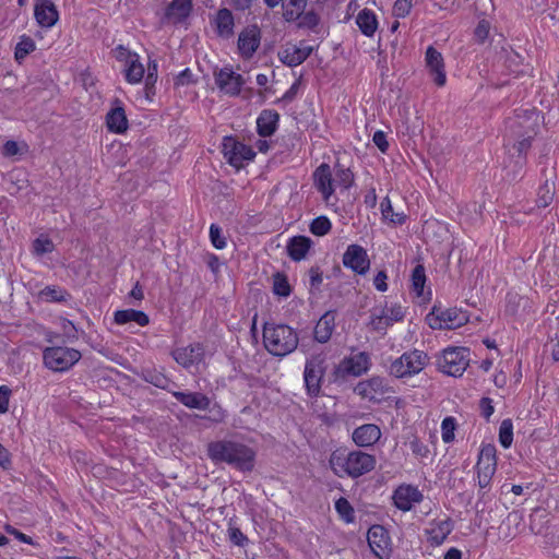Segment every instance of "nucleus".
Masks as SVG:
<instances>
[{
    "mask_svg": "<svg viewBox=\"0 0 559 559\" xmlns=\"http://www.w3.org/2000/svg\"><path fill=\"white\" fill-rule=\"evenodd\" d=\"M207 456L215 464L225 463L239 472L250 473L254 468L257 453L245 443L218 440L207 444Z\"/></svg>",
    "mask_w": 559,
    "mask_h": 559,
    "instance_id": "f257e3e1",
    "label": "nucleus"
},
{
    "mask_svg": "<svg viewBox=\"0 0 559 559\" xmlns=\"http://www.w3.org/2000/svg\"><path fill=\"white\" fill-rule=\"evenodd\" d=\"M299 343L298 333L287 324L264 323L263 344L275 357H285L293 353Z\"/></svg>",
    "mask_w": 559,
    "mask_h": 559,
    "instance_id": "f03ea898",
    "label": "nucleus"
},
{
    "mask_svg": "<svg viewBox=\"0 0 559 559\" xmlns=\"http://www.w3.org/2000/svg\"><path fill=\"white\" fill-rule=\"evenodd\" d=\"M376 463L374 455L360 450L352 451L346 455L335 451L330 457V464L336 475L342 476V474H346L352 478H358L371 472Z\"/></svg>",
    "mask_w": 559,
    "mask_h": 559,
    "instance_id": "7ed1b4c3",
    "label": "nucleus"
},
{
    "mask_svg": "<svg viewBox=\"0 0 559 559\" xmlns=\"http://www.w3.org/2000/svg\"><path fill=\"white\" fill-rule=\"evenodd\" d=\"M468 320L466 311L456 307L442 309L438 305H433L426 316V322L433 330H454L466 324Z\"/></svg>",
    "mask_w": 559,
    "mask_h": 559,
    "instance_id": "20e7f679",
    "label": "nucleus"
},
{
    "mask_svg": "<svg viewBox=\"0 0 559 559\" xmlns=\"http://www.w3.org/2000/svg\"><path fill=\"white\" fill-rule=\"evenodd\" d=\"M328 369L326 356L314 354L306 359L304 369V381L307 395L311 399L321 394L323 379Z\"/></svg>",
    "mask_w": 559,
    "mask_h": 559,
    "instance_id": "39448f33",
    "label": "nucleus"
},
{
    "mask_svg": "<svg viewBox=\"0 0 559 559\" xmlns=\"http://www.w3.org/2000/svg\"><path fill=\"white\" fill-rule=\"evenodd\" d=\"M370 355L367 352H359L356 355L342 359L334 367L330 376V381L344 383L348 376L360 377L370 369Z\"/></svg>",
    "mask_w": 559,
    "mask_h": 559,
    "instance_id": "423d86ee",
    "label": "nucleus"
},
{
    "mask_svg": "<svg viewBox=\"0 0 559 559\" xmlns=\"http://www.w3.org/2000/svg\"><path fill=\"white\" fill-rule=\"evenodd\" d=\"M81 357L80 350L66 346L47 347L43 352L44 365L56 372L68 371Z\"/></svg>",
    "mask_w": 559,
    "mask_h": 559,
    "instance_id": "0eeeda50",
    "label": "nucleus"
},
{
    "mask_svg": "<svg viewBox=\"0 0 559 559\" xmlns=\"http://www.w3.org/2000/svg\"><path fill=\"white\" fill-rule=\"evenodd\" d=\"M469 364L467 347H448L438 358V369L451 377H461Z\"/></svg>",
    "mask_w": 559,
    "mask_h": 559,
    "instance_id": "6e6552de",
    "label": "nucleus"
},
{
    "mask_svg": "<svg viewBox=\"0 0 559 559\" xmlns=\"http://www.w3.org/2000/svg\"><path fill=\"white\" fill-rule=\"evenodd\" d=\"M222 152L227 163L237 169L243 167L245 162H250L255 157V152L251 146L237 141L233 136L223 139Z\"/></svg>",
    "mask_w": 559,
    "mask_h": 559,
    "instance_id": "1a4fd4ad",
    "label": "nucleus"
},
{
    "mask_svg": "<svg viewBox=\"0 0 559 559\" xmlns=\"http://www.w3.org/2000/svg\"><path fill=\"white\" fill-rule=\"evenodd\" d=\"M354 392L362 399H368L370 402L380 403L384 394L393 392L392 388L388 385L384 378L373 376L367 380L359 381L354 388Z\"/></svg>",
    "mask_w": 559,
    "mask_h": 559,
    "instance_id": "9d476101",
    "label": "nucleus"
},
{
    "mask_svg": "<svg viewBox=\"0 0 559 559\" xmlns=\"http://www.w3.org/2000/svg\"><path fill=\"white\" fill-rule=\"evenodd\" d=\"M214 80L217 87L229 96H238L246 83L243 76L234 72L229 67L215 71Z\"/></svg>",
    "mask_w": 559,
    "mask_h": 559,
    "instance_id": "9b49d317",
    "label": "nucleus"
},
{
    "mask_svg": "<svg viewBox=\"0 0 559 559\" xmlns=\"http://www.w3.org/2000/svg\"><path fill=\"white\" fill-rule=\"evenodd\" d=\"M343 264L354 273L365 275L370 267L367 250L360 245H349L343 254Z\"/></svg>",
    "mask_w": 559,
    "mask_h": 559,
    "instance_id": "f8f14e48",
    "label": "nucleus"
},
{
    "mask_svg": "<svg viewBox=\"0 0 559 559\" xmlns=\"http://www.w3.org/2000/svg\"><path fill=\"white\" fill-rule=\"evenodd\" d=\"M261 44V28L257 24L246 26L238 36L237 47L239 55L249 60L257 52Z\"/></svg>",
    "mask_w": 559,
    "mask_h": 559,
    "instance_id": "ddd939ff",
    "label": "nucleus"
},
{
    "mask_svg": "<svg viewBox=\"0 0 559 559\" xmlns=\"http://www.w3.org/2000/svg\"><path fill=\"white\" fill-rule=\"evenodd\" d=\"M368 544L374 554L380 559H384L389 557L391 551V538L388 530L380 524L371 525L368 530L367 534Z\"/></svg>",
    "mask_w": 559,
    "mask_h": 559,
    "instance_id": "4468645a",
    "label": "nucleus"
},
{
    "mask_svg": "<svg viewBox=\"0 0 559 559\" xmlns=\"http://www.w3.org/2000/svg\"><path fill=\"white\" fill-rule=\"evenodd\" d=\"M193 10L192 0H173L165 8L162 23L179 25L186 22Z\"/></svg>",
    "mask_w": 559,
    "mask_h": 559,
    "instance_id": "2eb2a0df",
    "label": "nucleus"
},
{
    "mask_svg": "<svg viewBox=\"0 0 559 559\" xmlns=\"http://www.w3.org/2000/svg\"><path fill=\"white\" fill-rule=\"evenodd\" d=\"M394 506L407 512L412 509L413 503H419L424 499V495L417 487L412 485H401L393 492Z\"/></svg>",
    "mask_w": 559,
    "mask_h": 559,
    "instance_id": "dca6fc26",
    "label": "nucleus"
},
{
    "mask_svg": "<svg viewBox=\"0 0 559 559\" xmlns=\"http://www.w3.org/2000/svg\"><path fill=\"white\" fill-rule=\"evenodd\" d=\"M34 17L41 28H51L59 21V11L51 0H36Z\"/></svg>",
    "mask_w": 559,
    "mask_h": 559,
    "instance_id": "f3484780",
    "label": "nucleus"
},
{
    "mask_svg": "<svg viewBox=\"0 0 559 559\" xmlns=\"http://www.w3.org/2000/svg\"><path fill=\"white\" fill-rule=\"evenodd\" d=\"M205 349L203 344L193 343L186 347H179L173 350L171 356L177 364L185 368L200 364L204 359Z\"/></svg>",
    "mask_w": 559,
    "mask_h": 559,
    "instance_id": "a211bd4d",
    "label": "nucleus"
},
{
    "mask_svg": "<svg viewBox=\"0 0 559 559\" xmlns=\"http://www.w3.org/2000/svg\"><path fill=\"white\" fill-rule=\"evenodd\" d=\"M425 60L426 67L435 84L437 86H443L447 82V74L441 52H439L435 47L429 46L426 50Z\"/></svg>",
    "mask_w": 559,
    "mask_h": 559,
    "instance_id": "6ab92c4d",
    "label": "nucleus"
},
{
    "mask_svg": "<svg viewBox=\"0 0 559 559\" xmlns=\"http://www.w3.org/2000/svg\"><path fill=\"white\" fill-rule=\"evenodd\" d=\"M352 438L360 448L372 447L381 438V429L374 424H365L354 429Z\"/></svg>",
    "mask_w": 559,
    "mask_h": 559,
    "instance_id": "aec40b11",
    "label": "nucleus"
},
{
    "mask_svg": "<svg viewBox=\"0 0 559 559\" xmlns=\"http://www.w3.org/2000/svg\"><path fill=\"white\" fill-rule=\"evenodd\" d=\"M313 181L317 190L328 201L334 192L332 171L330 165L322 163L313 173Z\"/></svg>",
    "mask_w": 559,
    "mask_h": 559,
    "instance_id": "412c9836",
    "label": "nucleus"
},
{
    "mask_svg": "<svg viewBox=\"0 0 559 559\" xmlns=\"http://www.w3.org/2000/svg\"><path fill=\"white\" fill-rule=\"evenodd\" d=\"M215 33L223 39H229L234 36L235 19L233 12L227 8H222L216 12L213 21Z\"/></svg>",
    "mask_w": 559,
    "mask_h": 559,
    "instance_id": "4be33fe9",
    "label": "nucleus"
},
{
    "mask_svg": "<svg viewBox=\"0 0 559 559\" xmlns=\"http://www.w3.org/2000/svg\"><path fill=\"white\" fill-rule=\"evenodd\" d=\"M430 524L435 527L426 530L425 533L431 546H440L443 544L454 528V523L451 518H447L442 521L433 520Z\"/></svg>",
    "mask_w": 559,
    "mask_h": 559,
    "instance_id": "5701e85b",
    "label": "nucleus"
},
{
    "mask_svg": "<svg viewBox=\"0 0 559 559\" xmlns=\"http://www.w3.org/2000/svg\"><path fill=\"white\" fill-rule=\"evenodd\" d=\"M280 114L273 109H264L257 119V132L261 138L273 135L278 127Z\"/></svg>",
    "mask_w": 559,
    "mask_h": 559,
    "instance_id": "b1692460",
    "label": "nucleus"
},
{
    "mask_svg": "<svg viewBox=\"0 0 559 559\" xmlns=\"http://www.w3.org/2000/svg\"><path fill=\"white\" fill-rule=\"evenodd\" d=\"M335 317L336 312L333 310L321 316L313 331V337L318 343L324 344L330 341L335 328Z\"/></svg>",
    "mask_w": 559,
    "mask_h": 559,
    "instance_id": "393cba45",
    "label": "nucleus"
},
{
    "mask_svg": "<svg viewBox=\"0 0 559 559\" xmlns=\"http://www.w3.org/2000/svg\"><path fill=\"white\" fill-rule=\"evenodd\" d=\"M116 107H112L106 115V126L110 132L121 134L128 129V119L126 111L119 99L115 100Z\"/></svg>",
    "mask_w": 559,
    "mask_h": 559,
    "instance_id": "a878e982",
    "label": "nucleus"
},
{
    "mask_svg": "<svg viewBox=\"0 0 559 559\" xmlns=\"http://www.w3.org/2000/svg\"><path fill=\"white\" fill-rule=\"evenodd\" d=\"M173 395L179 403L191 409L205 411L211 404L210 399L201 392L175 391Z\"/></svg>",
    "mask_w": 559,
    "mask_h": 559,
    "instance_id": "bb28decb",
    "label": "nucleus"
},
{
    "mask_svg": "<svg viewBox=\"0 0 559 559\" xmlns=\"http://www.w3.org/2000/svg\"><path fill=\"white\" fill-rule=\"evenodd\" d=\"M313 48L310 46L307 47H297L292 46L287 47L284 50L278 52L280 60L288 66V67H297L306 61L309 56L312 53Z\"/></svg>",
    "mask_w": 559,
    "mask_h": 559,
    "instance_id": "cd10ccee",
    "label": "nucleus"
},
{
    "mask_svg": "<svg viewBox=\"0 0 559 559\" xmlns=\"http://www.w3.org/2000/svg\"><path fill=\"white\" fill-rule=\"evenodd\" d=\"M313 241L307 236H294L288 240L287 253L288 257L296 262L304 260L307 257Z\"/></svg>",
    "mask_w": 559,
    "mask_h": 559,
    "instance_id": "c85d7f7f",
    "label": "nucleus"
},
{
    "mask_svg": "<svg viewBox=\"0 0 559 559\" xmlns=\"http://www.w3.org/2000/svg\"><path fill=\"white\" fill-rule=\"evenodd\" d=\"M403 360H405L406 371L408 377L419 373L427 365L429 357L428 355L418 349L405 352L403 354Z\"/></svg>",
    "mask_w": 559,
    "mask_h": 559,
    "instance_id": "c756f323",
    "label": "nucleus"
},
{
    "mask_svg": "<svg viewBox=\"0 0 559 559\" xmlns=\"http://www.w3.org/2000/svg\"><path fill=\"white\" fill-rule=\"evenodd\" d=\"M114 320L119 325L135 322L140 326H145L150 323L148 316L144 311L135 309L117 310L114 314Z\"/></svg>",
    "mask_w": 559,
    "mask_h": 559,
    "instance_id": "7c9ffc66",
    "label": "nucleus"
},
{
    "mask_svg": "<svg viewBox=\"0 0 559 559\" xmlns=\"http://www.w3.org/2000/svg\"><path fill=\"white\" fill-rule=\"evenodd\" d=\"M516 120L514 121L512 128H525L538 130V120H539V111L536 108L530 109H516L515 110Z\"/></svg>",
    "mask_w": 559,
    "mask_h": 559,
    "instance_id": "2f4dec72",
    "label": "nucleus"
},
{
    "mask_svg": "<svg viewBox=\"0 0 559 559\" xmlns=\"http://www.w3.org/2000/svg\"><path fill=\"white\" fill-rule=\"evenodd\" d=\"M356 24L360 32L367 37L373 36L378 28V20L376 14L367 8L362 9L357 14Z\"/></svg>",
    "mask_w": 559,
    "mask_h": 559,
    "instance_id": "473e14b6",
    "label": "nucleus"
},
{
    "mask_svg": "<svg viewBox=\"0 0 559 559\" xmlns=\"http://www.w3.org/2000/svg\"><path fill=\"white\" fill-rule=\"evenodd\" d=\"M140 377L147 383L153 384L154 386L169 391V386L174 384V382L166 377L163 372L156 370L155 368H143Z\"/></svg>",
    "mask_w": 559,
    "mask_h": 559,
    "instance_id": "72a5a7b5",
    "label": "nucleus"
},
{
    "mask_svg": "<svg viewBox=\"0 0 559 559\" xmlns=\"http://www.w3.org/2000/svg\"><path fill=\"white\" fill-rule=\"evenodd\" d=\"M38 298L46 302H67L71 299V295L60 286L50 285L38 293Z\"/></svg>",
    "mask_w": 559,
    "mask_h": 559,
    "instance_id": "f704fd0d",
    "label": "nucleus"
},
{
    "mask_svg": "<svg viewBox=\"0 0 559 559\" xmlns=\"http://www.w3.org/2000/svg\"><path fill=\"white\" fill-rule=\"evenodd\" d=\"M283 17L286 22H296L307 7V0H281Z\"/></svg>",
    "mask_w": 559,
    "mask_h": 559,
    "instance_id": "c9c22d12",
    "label": "nucleus"
},
{
    "mask_svg": "<svg viewBox=\"0 0 559 559\" xmlns=\"http://www.w3.org/2000/svg\"><path fill=\"white\" fill-rule=\"evenodd\" d=\"M36 49L34 39L27 35H22L19 43L15 46L14 58L17 63H22L23 60Z\"/></svg>",
    "mask_w": 559,
    "mask_h": 559,
    "instance_id": "e433bc0d",
    "label": "nucleus"
},
{
    "mask_svg": "<svg viewBox=\"0 0 559 559\" xmlns=\"http://www.w3.org/2000/svg\"><path fill=\"white\" fill-rule=\"evenodd\" d=\"M427 281L426 271L423 264H417L411 275L412 288L416 296L424 295V288Z\"/></svg>",
    "mask_w": 559,
    "mask_h": 559,
    "instance_id": "4c0bfd02",
    "label": "nucleus"
},
{
    "mask_svg": "<svg viewBox=\"0 0 559 559\" xmlns=\"http://www.w3.org/2000/svg\"><path fill=\"white\" fill-rule=\"evenodd\" d=\"M372 330L384 334L386 329L392 324L390 319L386 317V312L384 309L377 311V309L371 310L370 322Z\"/></svg>",
    "mask_w": 559,
    "mask_h": 559,
    "instance_id": "58836bf2",
    "label": "nucleus"
},
{
    "mask_svg": "<svg viewBox=\"0 0 559 559\" xmlns=\"http://www.w3.org/2000/svg\"><path fill=\"white\" fill-rule=\"evenodd\" d=\"M273 293L280 297H288L290 295L292 287L285 273L276 272L273 275Z\"/></svg>",
    "mask_w": 559,
    "mask_h": 559,
    "instance_id": "ea45409f",
    "label": "nucleus"
},
{
    "mask_svg": "<svg viewBox=\"0 0 559 559\" xmlns=\"http://www.w3.org/2000/svg\"><path fill=\"white\" fill-rule=\"evenodd\" d=\"M126 72V80L131 83L135 84L141 82V80L144 76V68L139 61V56L133 58L129 63L128 67L124 70Z\"/></svg>",
    "mask_w": 559,
    "mask_h": 559,
    "instance_id": "a19ab883",
    "label": "nucleus"
},
{
    "mask_svg": "<svg viewBox=\"0 0 559 559\" xmlns=\"http://www.w3.org/2000/svg\"><path fill=\"white\" fill-rule=\"evenodd\" d=\"M332 229V223L329 217L321 215L313 218L309 225V230L312 235L322 237L328 235Z\"/></svg>",
    "mask_w": 559,
    "mask_h": 559,
    "instance_id": "79ce46f5",
    "label": "nucleus"
},
{
    "mask_svg": "<svg viewBox=\"0 0 559 559\" xmlns=\"http://www.w3.org/2000/svg\"><path fill=\"white\" fill-rule=\"evenodd\" d=\"M555 197V183L549 185L548 180L539 187L536 204L538 207H547Z\"/></svg>",
    "mask_w": 559,
    "mask_h": 559,
    "instance_id": "37998d69",
    "label": "nucleus"
},
{
    "mask_svg": "<svg viewBox=\"0 0 559 559\" xmlns=\"http://www.w3.org/2000/svg\"><path fill=\"white\" fill-rule=\"evenodd\" d=\"M335 510L346 523L355 521V510L346 498L341 497L335 501Z\"/></svg>",
    "mask_w": 559,
    "mask_h": 559,
    "instance_id": "c03bdc74",
    "label": "nucleus"
},
{
    "mask_svg": "<svg viewBox=\"0 0 559 559\" xmlns=\"http://www.w3.org/2000/svg\"><path fill=\"white\" fill-rule=\"evenodd\" d=\"M513 441V424L511 419H504L499 428V443L502 448L509 449Z\"/></svg>",
    "mask_w": 559,
    "mask_h": 559,
    "instance_id": "a18cd8bd",
    "label": "nucleus"
},
{
    "mask_svg": "<svg viewBox=\"0 0 559 559\" xmlns=\"http://www.w3.org/2000/svg\"><path fill=\"white\" fill-rule=\"evenodd\" d=\"M298 28L313 31L320 24V16L314 10L302 11L300 17L296 21Z\"/></svg>",
    "mask_w": 559,
    "mask_h": 559,
    "instance_id": "49530a36",
    "label": "nucleus"
},
{
    "mask_svg": "<svg viewBox=\"0 0 559 559\" xmlns=\"http://www.w3.org/2000/svg\"><path fill=\"white\" fill-rule=\"evenodd\" d=\"M381 213L384 219H389L395 225H403L406 222L404 213L392 214V204L389 198H384L381 202Z\"/></svg>",
    "mask_w": 559,
    "mask_h": 559,
    "instance_id": "de8ad7c7",
    "label": "nucleus"
},
{
    "mask_svg": "<svg viewBox=\"0 0 559 559\" xmlns=\"http://www.w3.org/2000/svg\"><path fill=\"white\" fill-rule=\"evenodd\" d=\"M537 131L538 130H535V128H533V129H525V131L523 133L520 132V131H514V133L519 138H521V140L518 141V143L515 145V148L519 152V154L526 153V151L531 147L532 140L537 134Z\"/></svg>",
    "mask_w": 559,
    "mask_h": 559,
    "instance_id": "09e8293b",
    "label": "nucleus"
},
{
    "mask_svg": "<svg viewBox=\"0 0 559 559\" xmlns=\"http://www.w3.org/2000/svg\"><path fill=\"white\" fill-rule=\"evenodd\" d=\"M476 465L497 466L496 448L492 444H484L480 449Z\"/></svg>",
    "mask_w": 559,
    "mask_h": 559,
    "instance_id": "8fccbe9b",
    "label": "nucleus"
},
{
    "mask_svg": "<svg viewBox=\"0 0 559 559\" xmlns=\"http://www.w3.org/2000/svg\"><path fill=\"white\" fill-rule=\"evenodd\" d=\"M478 486L480 489L489 487L491 478L496 472V467L491 465H476Z\"/></svg>",
    "mask_w": 559,
    "mask_h": 559,
    "instance_id": "3c124183",
    "label": "nucleus"
},
{
    "mask_svg": "<svg viewBox=\"0 0 559 559\" xmlns=\"http://www.w3.org/2000/svg\"><path fill=\"white\" fill-rule=\"evenodd\" d=\"M456 419L452 416L445 417L441 423V436L444 443H450L454 440V431L456 430Z\"/></svg>",
    "mask_w": 559,
    "mask_h": 559,
    "instance_id": "603ef678",
    "label": "nucleus"
},
{
    "mask_svg": "<svg viewBox=\"0 0 559 559\" xmlns=\"http://www.w3.org/2000/svg\"><path fill=\"white\" fill-rule=\"evenodd\" d=\"M336 173L334 181L342 186L344 189H348L354 183V174L349 168L341 167L336 164Z\"/></svg>",
    "mask_w": 559,
    "mask_h": 559,
    "instance_id": "864d4df0",
    "label": "nucleus"
},
{
    "mask_svg": "<svg viewBox=\"0 0 559 559\" xmlns=\"http://www.w3.org/2000/svg\"><path fill=\"white\" fill-rule=\"evenodd\" d=\"M33 250L36 255H44L55 250V245L48 237H38L33 241Z\"/></svg>",
    "mask_w": 559,
    "mask_h": 559,
    "instance_id": "5fc2aeb1",
    "label": "nucleus"
},
{
    "mask_svg": "<svg viewBox=\"0 0 559 559\" xmlns=\"http://www.w3.org/2000/svg\"><path fill=\"white\" fill-rule=\"evenodd\" d=\"M210 239L212 245L218 250L226 247V238L223 235L222 228L216 224L210 226Z\"/></svg>",
    "mask_w": 559,
    "mask_h": 559,
    "instance_id": "6e6d98bb",
    "label": "nucleus"
},
{
    "mask_svg": "<svg viewBox=\"0 0 559 559\" xmlns=\"http://www.w3.org/2000/svg\"><path fill=\"white\" fill-rule=\"evenodd\" d=\"M407 367L405 366V360H403V355L391 362L389 368V373L397 379L408 377L406 371Z\"/></svg>",
    "mask_w": 559,
    "mask_h": 559,
    "instance_id": "4d7b16f0",
    "label": "nucleus"
},
{
    "mask_svg": "<svg viewBox=\"0 0 559 559\" xmlns=\"http://www.w3.org/2000/svg\"><path fill=\"white\" fill-rule=\"evenodd\" d=\"M489 31H490V23H489V21H487L485 19L480 20L478 22L475 31H474L475 40L478 44H484L485 40L489 36Z\"/></svg>",
    "mask_w": 559,
    "mask_h": 559,
    "instance_id": "13d9d810",
    "label": "nucleus"
},
{
    "mask_svg": "<svg viewBox=\"0 0 559 559\" xmlns=\"http://www.w3.org/2000/svg\"><path fill=\"white\" fill-rule=\"evenodd\" d=\"M300 82H301V76L292 84V86L285 92V94L281 98L276 99L275 104H280V103L288 104V103L293 102L298 94Z\"/></svg>",
    "mask_w": 559,
    "mask_h": 559,
    "instance_id": "bf43d9fd",
    "label": "nucleus"
},
{
    "mask_svg": "<svg viewBox=\"0 0 559 559\" xmlns=\"http://www.w3.org/2000/svg\"><path fill=\"white\" fill-rule=\"evenodd\" d=\"M412 9L411 0H396L393 5V15L396 17H405Z\"/></svg>",
    "mask_w": 559,
    "mask_h": 559,
    "instance_id": "052dcab7",
    "label": "nucleus"
},
{
    "mask_svg": "<svg viewBox=\"0 0 559 559\" xmlns=\"http://www.w3.org/2000/svg\"><path fill=\"white\" fill-rule=\"evenodd\" d=\"M545 544L550 546L559 545V525H548L544 534Z\"/></svg>",
    "mask_w": 559,
    "mask_h": 559,
    "instance_id": "680f3d73",
    "label": "nucleus"
},
{
    "mask_svg": "<svg viewBox=\"0 0 559 559\" xmlns=\"http://www.w3.org/2000/svg\"><path fill=\"white\" fill-rule=\"evenodd\" d=\"M112 53H114V57L118 60V61H126L127 64L135 57H138L136 53L134 52H131L128 48H126L124 46L122 45H118L114 50H112Z\"/></svg>",
    "mask_w": 559,
    "mask_h": 559,
    "instance_id": "e2e57ef3",
    "label": "nucleus"
},
{
    "mask_svg": "<svg viewBox=\"0 0 559 559\" xmlns=\"http://www.w3.org/2000/svg\"><path fill=\"white\" fill-rule=\"evenodd\" d=\"M229 539L237 546L243 547L248 544V537L238 528V527H229Z\"/></svg>",
    "mask_w": 559,
    "mask_h": 559,
    "instance_id": "0e129e2a",
    "label": "nucleus"
},
{
    "mask_svg": "<svg viewBox=\"0 0 559 559\" xmlns=\"http://www.w3.org/2000/svg\"><path fill=\"white\" fill-rule=\"evenodd\" d=\"M479 409H480L481 416L486 420H489L490 416L495 412V407L492 405V400L490 397H487V396L481 397L480 401H479Z\"/></svg>",
    "mask_w": 559,
    "mask_h": 559,
    "instance_id": "69168bd1",
    "label": "nucleus"
},
{
    "mask_svg": "<svg viewBox=\"0 0 559 559\" xmlns=\"http://www.w3.org/2000/svg\"><path fill=\"white\" fill-rule=\"evenodd\" d=\"M409 448L414 454L421 457H426L429 452L428 448L417 437L409 441Z\"/></svg>",
    "mask_w": 559,
    "mask_h": 559,
    "instance_id": "338daca9",
    "label": "nucleus"
},
{
    "mask_svg": "<svg viewBox=\"0 0 559 559\" xmlns=\"http://www.w3.org/2000/svg\"><path fill=\"white\" fill-rule=\"evenodd\" d=\"M310 286L318 289L323 282L322 272L320 266L313 265L309 269Z\"/></svg>",
    "mask_w": 559,
    "mask_h": 559,
    "instance_id": "774afa93",
    "label": "nucleus"
}]
</instances>
